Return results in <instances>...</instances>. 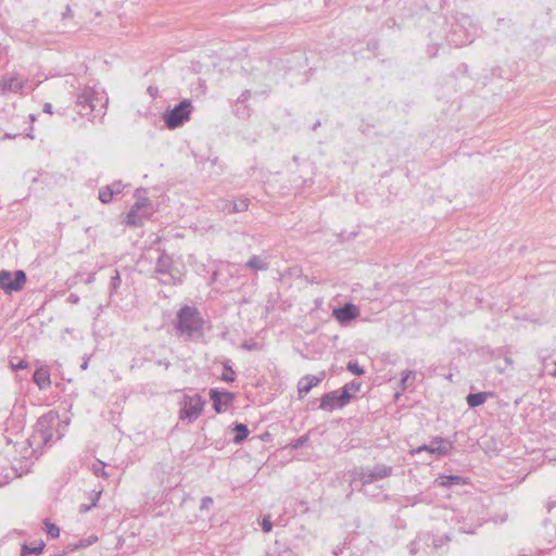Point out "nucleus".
Returning <instances> with one entry per match:
<instances>
[{
    "label": "nucleus",
    "instance_id": "20e7f679",
    "mask_svg": "<svg viewBox=\"0 0 556 556\" xmlns=\"http://www.w3.org/2000/svg\"><path fill=\"white\" fill-rule=\"evenodd\" d=\"M193 105L191 100L184 99L173 109H167L163 113V121L167 128L176 129L181 127L186 122L190 119Z\"/></svg>",
    "mask_w": 556,
    "mask_h": 556
},
{
    "label": "nucleus",
    "instance_id": "13d9d810",
    "mask_svg": "<svg viewBox=\"0 0 556 556\" xmlns=\"http://www.w3.org/2000/svg\"><path fill=\"white\" fill-rule=\"evenodd\" d=\"M135 366H137V363H134V364L130 366V368L132 369V368H135Z\"/></svg>",
    "mask_w": 556,
    "mask_h": 556
},
{
    "label": "nucleus",
    "instance_id": "6e6d98bb",
    "mask_svg": "<svg viewBox=\"0 0 556 556\" xmlns=\"http://www.w3.org/2000/svg\"><path fill=\"white\" fill-rule=\"evenodd\" d=\"M31 121H35V116L33 114L29 115Z\"/></svg>",
    "mask_w": 556,
    "mask_h": 556
},
{
    "label": "nucleus",
    "instance_id": "4d7b16f0",
    "mask_svg": "<svg viewBox=\"0 0 556 556\" xmlns=\"http://www.w3.org/2000/svg\"><path fill=\"white\" fill-rule=\"evenodd\" d=\"M27 137H29L30 139H33V135L31 134H26Z\"/></svg>",
    "mask_w": 556,
    "mask_h": 556
},
{
    "label": "nucleus",
    "instance_id": "a211bd4d",
    "mask_svg": "<svg viewBox=\"0 0 556 556\" xmlns=\"http://www.w3.org/2000/svg\"><path fill=\"white\" fill-rule=\"evenodd\" d=\"M125 223L128 226L138 227V226L142 225L143 217L139 213V210H137L134 206H131V208L129 210V212L126 215Z\"/></svg>",
    "mask_w": 556,
    "mask_h": 556
},
{
    "label": "nucleus",
    "instance_id": "1a4fd4ad",
    "mask_svg": "<svg viewBox=\"0 0 556 556\" xmlns=\"http://www.w3.org/2000/svg\"><path fill=\"white\" fill-rule=\"evenodd\" d=\"M352 399V394L348 393L346 389L341 390L340 394L337 392H328L320 399L319 407L324 410L331 412L334 407L345 406Z\"/></svg>",
    "mask_w": 556,
    "mask_h": 556
},
{
    "label": "nucleus",
    "instance_id": "4468645a",
    "mask_svg": "<svg viewBox=\"0 0 556 556\" xmlns=\"http://www.w3.org/2000/svg\"><path fill=\"white\" fill-rule=\"evenodd\" d=\"M321 379L316 376H305L298 383V392L300 397L306 395L314 387L320 383Z\"/></svg>",
    "mask_w": 556,
    "mask_h": 556
},
{
    "label": "nucleus",
    "instance_id": "c756f323",
    "mask_svg": "<svg viewBox=\"0 0 556 556\" xmlns=\"http://www.w3.org/2000/svg\"><path fill=\"white\" fill-rule=\"evenodd\" d=\"M140 192H146V190H144V189H137V190H136V197H138V200H137V202L132 205L135 208H137V210H139V211H140L141 208H143V207H146V206L150 205V201H149V199H147V198L140 199V195H139V194H140Z\"/></svg>",
    "mask_w": 556,
    "mask_h": 556
},
{
    "label": "nucleus",
    "instance_id": "f704fd0d",
    "mask_svg": "<svg viewBox=\"0 0 556 556\" xmlns=\"http://www.w3.org/2000/svg\"><path fill=\"white\" fill-rule=\"evenodd\" d=\"M108 187L112 190L114 195H117L122 193L125 186L121 180H115L111 185H108Z\"/></svg>",
    "mask_w": 556,
    "mask_h": 556
},
{
    "label": "nucleus",
    "instance_id": "b1692460",
    "mask_svg": "<svg viewBox=\"0 0 556 556\" xmlns=\"http://www.w3.org/2000/svg\"><path fill=\"white\" fill-rule=\"evenodd\" d=\"M122 283L121 275L117 269L114 270V275L111 277L110 292L111 294L116 293Z\"/></svg>",
    "mask_w": 556,
    "mask_h": 556
},
{
    "label": "nucleus",
    "instance_id": "2eb2a0df",
    "mask_svg": "<svg viewBox=\"0 0 556 556\" xmlns=\"http://www.w3.org/2000/svg\"><path fill=\"white\" fill-rule=\"evenodd\" d=\"M33 381L37 384L40 390L47 389L51 384L50 372L48 369L40 367L33 376Z\"/></svg>",
    "mask_w": 556,
    "mask_h": 556
},
{
    "label": "nucleus",
    "instance_id": "f8f14e48",
    "mask_svg": "<svg viewBox=\"0 0 556 556\" xmlns=\"http://www.w3.org/2000/svg\"><path fill=\"white\" fill-rule=\"evenodd\" d=\"M210 399L213 402V408L217 414L223 413L229 406L232 405L235 401V394L229 391L220 392L217 389L210 390Z\"/></svg>",
    "mask_w": 556,
    "mask_h": 556
},
{
    "label": "nucleus",
    "instance_id": "37998d69",
    "mask_svg": "<svg viewBox=\"0 0 556 556\" xmlns=\"http://www.w3.org/2000/svg\"><path fill=\"white\" fill-rule=\"evenodd\" d=\"M42 112L47 114H52V104L51 103H45L42 108Z\"/></svg>",
    "mask_w": 556,
    "mask_h": 556
},
{
    "label": "nucleus",
    "instance_id": "e433bc0d",
    "mask_svg": "<svg viewBox=\"0 0 556 556\" xmlns=\"http://www.w3.org/2000/svg\"><path fill=\"white\" fill-rule=\"evenodd\" d=\"M261 527H262V530L265 532V533H268L271 531L273 529V523L269 519V517H264L262 522H261Z\"/></svg>",
    "mask_w": 556,
    "mask_h": 556
},
{
    "label": "nucleus",
    "instance_id": "0eeeda50",
    "mask_svg": "<svg viewBox=\"0 0 556 556\" xmlns=\"http://www.w3.org/2000/svg\"><path fill=\"white\" fill-rule=\"evenodd\" d=\"M27 276L24 270L14 271V276L7 270L0 271V288L8 294L21 291L26 283Z\"/></svg>",
    "mask_w": 556,
    "mask_h": 556
},
{
    "label": "nucleus",
    "instance_id": "c03bdc74",
    "mask_svg": "<svg viewBox=\"0 0 556 556\" xmlns=\"http://www.w3.org/2000/svg\"><path fill=\"white\" fill-rule=\"evenodd\" d=\"M67 300H68V302H71V303H73V304H77V303L79 302V298H78V295L73 294V293H72V294H70V296H68V299H67Z\"/></svg>",
    "mask_w": 556,
    "mask_h": 556
},
{
    "label": "nucleus",
    "instance_id": "39448f33",
    "mask_svg": "<svg viewBox=\"0 0 556 556\" xmlns=\"http://www.w3.org/2000/svg\"><path fill=\"white\" fill-rule=\"evenodd\" d=\"M58 425V414L54 412H49L41 417L36 422L35 433L33 435L34 440L38 444L48 445L54 440L53 430Z\"/></svg>",
    "mask_w": 556,
    "mask_h": 556
},
{
    "label": "nucleus",
    "instance_id": "4c0bfd02",
    "mask_svg": "<svg viewBox=\"0 0 556 556\" xmlns=\"http://www.w3.org/2000/svg\"><path fill=\"white\" fill-rule=\"evenodd\" d=\"M250 90H244L237 99V103L236 104H245V102L249 100L250 98Z\"/></svg>",
    "mask_w": 556,
    "mask_h": 556
},
{
    "label": "nucleus",
    "instance_id": "423d86ee",
    "mask_svg": "<svg viewBox=\"0 0 556 556\" xmlns=\"http://www.w3.org/2000/svg\"><path fill=\"white\" fill-rule=\"evenodd\" d=\"M206 401L200 394L184 395L179 418L181 420H188V422L195 421L201 416Z\"/></svg>",
    "mask_w": 556,
    "mask_h": 556
},
{
    "label": "nucleus",
    "instance_id": "3c124183",
    "mask_svg": "<svg viewBox=\"0 0 556 556\" xmlns=\"http://www.w3.org/2000/svg\"><path fill=\"white\" fill-rule=\"evenodd\" d=\"M4 139H15V136H11V135L7 134V135L4 136Z\"/></svg>",
    "mask_w": 556,
    "mask_h": 556
},
{
    "label": "nucleus",
    "instance_id": "a18cd8bd",
    "mask_svg": "<svg viewBox=\"0 0 556 556\" xmlns=\"http://www.w3.org/2000/svg\"><path fill=\"white\" fill-rule=\"evenodd\" d=\"M156 365L164 366L167 369L170 366V362H168L166 359H160V361L156 362Z\"/></svg>",
    "mask_w": 556,
    "mask_h": 556
},
{
    "label": "nucleus",
    "instance_id": "ddd939ff",
    "mask_svg": "<svg viewBox=\"0 0 556 556\" xmlns=\"http://www.w3.org/2000/svg\"><path fill=\"white\" fill-rule=\"evenodd\" d=\"M359 315V309L353 303H346L341 307L333 309V316L341 323H349Z\"/></svg>",
    "mask_w": 556,
    "mask_h": 556
},
{
    "label": "nucleus",
    "instance_id": "a19ab883",
    "mask_svg": "<svg viewBox=\"0 0 556 556\" xmlns=\"http://www.w3.org/2000/svg\"><path fill=\"white\" fill-rule=\"evenodd\" d=\"M410 378L415 379V372L414 371H407L405 374V376H403L401 382L404 386V388H406V383H407V381H409Z\"/></svg>",
    "mask_w": 556,
    "mask_h": 556
},
{
    "label": "nucleus",
    "instance_id": "9d476101",
    "mask_svg": "<svg viewBox=\"0 0 556 556\" xmlns=\"http://www.w3.org/2000/svg\"><path fill=\"white\" fill-rule=\"evenodd\" d=\"M453 448V443L444 438L435 437L431 440L430 444H425L417 447L413 453H420L422 451H427L431 454H437L438 456H445L451 453Z\"/></svg>",
    "mask_w": 556,
    "mask_h": 556
},
{
    "label": "nucleus",
    "instance_id": "aec40b11",
    "mask_svg": "<svg viewBox=\"0 0 556 556\" xmlns=\"http://www.w3.org/2000/svg\"><path fill=\"white\" fill-rule=\"evenodd\" d=\"M46 544L43 541H39L35 545L24 544L21 549V556H27L30 554L39 555L42 553Z\"/></svg>",
    "mask_w": 556,
    "mask_h": 556
},
{
    "label": "nucleus",
    "instance_id": "58836bf2",
    "mask_svg": "<svg viewBox=\"0 0 556 556\" xmlns=\"http://www.w3.org/2000/svg\"><path fill=\"white\" fill-rule=\"evenodd\" d=\"M213 505V498L211 496H204L201 500V509H208Z\"/></svg>",
    "mask_w": 556,
    "mask_h": 556
},
{
    "label": "nucleus",
    "instance_id": "5fc2aeb1",
    "mask_svg": "<svg viewBox=\"0 0 556 556\" xmlns=\"http://www.w3.org/2000/svg\"><path fill=\"white\" fill-rule=\"evenodd\" d=\"M243 348L247 349V350H251V344H243Z\"/></svg>",
    "mask_w": 556,
    "mask_h": 556
},
{
    "label": "nucleus",
    "instance_id": "09e8293b",
    "mask_svg": "<svg viewBox=\"0 0 556 556\" xmlns=\"http://www.w3.org/2000/svg\"><path fill=\"white\" fill-rule=\"evenodd\" d=\"M549 375L554 378L556 377V361H555V369L553 371H551Z\"/></svg>",
    "mask_w": 556,
    "mask_h": 556
},
{
    "label": "nucleus",
    "instance_id": "5701e85b",
    "mask_svg": "<svg viewBox=\"0 0 556 556\" xmlns=\"http://www.w3.org/2000/svg\"><path fill=\"white\" fill-rule=\"evenodd\" d=\"M250 200L248 198L239 199L238 201H232V211L233 213L245 212L249 207Z\"/></svg>",
    "mask_w": 556,
    "mask_h": 556
},
{
    "label": "nucleus",
    "instance_id": "c9c22d12",
    "mask_svg": "<svg viewBox=\"0 0 556 556\" xmlns=\"http://www.w3.org/2000/svg\"><path fill=\"white\" fill-rule=\"evenodd\" d=\"M236 115L244 118L250 115V111L245 104H236Z\"/></svg>",
    "mask_w": 556,
    "mask_h": 556
},
{
    "label": "nucleus",
    "instance_id": "f03ea898",
    "mask_svg": "<svg viewBox=\"0 0 556 556\" xmlns=\"http://www.w3.org/2000/svg\"><path fill=\"white\" fill-rule=\"evenodd\" d=\"M103 98L99 97L91 88L84 89L78 96L75 103L76 112L88 119L103 115Z\"/></svg>",
    "mask_w": 556,
    "mask_h": 556
},
{
    "label": "nucleus",
    "instance_id": "bb28decb",
    "mask_svg": "<svg viewBox=\"0 0 556 556\" xmlns=\"http://www.w3.org/2000/svg\"><path fill=\"white\" fill-rule=\"evenodd\" d=\"M43 523L46 526V531H47L48 535H50L53 539L59 538L60 528L56 525L50 522L49 519H45Z\"/></svg>",
    "mask_w": 556,
    "mask_h": 556
},
{
    "label": "nucleus",
    "instance_id": "ea45409f",
    "mask_svg": "<svg viewBox=\"0 0 556 556\" xmlns=\"http://www.w3.org/2000/svg\"><path fill=\"white\" fill-rule=\"evenodd\" d=\"M11 367L13 370L25 369L28 367V363L23 359H21L17 364L11 362Z\"/></svg>",
    "mask_w": 556,
    "mask_h": 556
},
{
    "label": "nucleus",
    "instance_id": "6e6552de",
    "mask_svg": "<svg viewBox=\"0 0 556 556\" xmlns=\"http://www.w3.org/2000/svg\"><path fill=\"white\" fill-rule=\"evenodd\" d=\"M393 468L384 464H377L372 468H361L357 477L362 484H370L375 481L388 478L392 475Z\"/></svg>",
    "mask_w": 556,
    "mask_h": 556
},
{
    "label": "nucleus",
    "instance_id": "cd10ccee",
    "mask_svg": "<svg viewBox=\"0 0 556 556\" xmlns=\"http://www.w3.org/2000/svg\"><path fill=\"white\" fill-rule=\"evenodd\" d=\"M231 206H232V201H230V200L219 199L216 202L217 210H219L222 212H225V213H228V214H232L233 213Z\"/></svg>",
    "mask_w": 556,
    "mask_h": 556
},
{
    "label": "nucleus",
    "instance_id": "f257e3e1",
    "mask_svg": "<svg viewBox=\"0 0 556 556\" xmlns=\"http://www.w3.org/2000/svg\"><path fill=\"white\" fill-rule=\"evenodd\" d=\"M204 320L194 306L184 305L179 308L174 320V328L178 336L192 338L203 329Z\"/></svg>",
    "mask_w": 556,
    "mask_h": 556
},
{
    "label": "nucleus",
    "instance_id": "79ce46f5",
    "mask_svg": "<svg viewBox=\"0 0 556 556\" xmlns=\"http://www.w3.org/2000/svg\"><path fill=\"white\" fill-rule=\"evenodd\" d=\"M73 17V12L70 5H66L65 11L62 13V18Z\"/></svg>",
    "mask_w": 556,
    "mask_h": 556
},
{
    "label": "nucleus",
    "instance_id": "dca6fc26",
    "mask_svg": "<svg viewBox=\"0 0 556 556\" xmlns=\"http://www.w3.org/2000/svg\"><path fill=\"white\" fill-rule=\"evenodd\" d=\"M453 27H454V29H453V34H452V35H451V37H450V41H451L453 45H455V46H457V47H458V46L460 47V46H465V45H467V43L472 42V40H473V36H472V35H470V34H468V33H466L464 37L456 38L457 33H458V30H460L462 26H460V25H458V24H456V25H454Z\"/></svg>",
    "mask_w": 556,
    "mask_h": 556
},
{
    "label": "nucleus",
    "instance_id": "49530a36",
    "mask_svg": "<svg viewBox=\"0 0 556 556\" xmlns=\"http://www.w3.org/2000/svg\"><path fill=\"white\" fill-rule=\"evenodd\" d=\"M88 364H89V356L85 357L84 358V362L83 364L80 365V369L81 370H86L88 368Z\"/></svg>",
    "mask_w": 556,
    "mask_h": 556
},
{
    "label": "nucleus",
    "instance_id": "8fccbe9b",
    "mask_svg": "<svg viewBox=\"0 0 556 556\" xmlns=\"http://www.w3.org/2000/svg\"><path fill=\"white\" fill-rule=\"evenodd\" d=\"M97 541V536H92L89 539L88 544H91Z\"/></svg>",
    "mask_w": 556,
    "mask_h": 556
},
{
    "label": "nucleus",
    "instance_id": "6ab92c4d",
    "mask_svg": "<svg viewBox=\"0 0 556 556\" xmlns=\"http://www.w3.org/2000/svg\"><path fill=\"white\" fill-rule=\"evenodd\" d=\"M233 430H235L233 442L236 444L242 443L248 438V435L250 433L248 427L244 424L236 422Z\"/></svg>",
    "mask_w": 556,
    "mask_h": 556
},
{
    "label": "nucleus",
    "instance_id": "2f4dec72",
    "mask_svg": "<svg viewBox=\"0 0 556 556\" xmlns=\"http://www.w3.org/2000/svg\"><path fill=\"white\" fill-rule=\"evenodd\" d=\"M346 368L349 371H351L352 374L357 375V376H361L365 372L363 367H361L357 362H353V361H350L348 363Z\"/></svg>",
    "mask_w": 556,
    "mask_h": 556
},
{
    "label": "nucleus",
    "instance_id": "7ed1b4c3",
    "mask_svg": "<svg viewBox=\"0 0 556 556\" xmlns=\"http://www.w3.org/2000/svg\"><path fill=\"white\" fill-rule=\"evenodd\" d=\"M154 274L162 285L178 286L182 283V274L174 265L173 257L162 251L154 266Z\"/></svg>",
    "mask_w": 556,
    "mask_h": 556
},
{
    "label": "nucleus",
    "instance_id": "864d4df0",
    "mask_svg": "<svg viewBox=\"0 0 556 556\" xmlns=\"http://www.w3.org/2000/svg\"><path fill=\"white\" fill-rule=\"evenodd\" d=\"M211 163H212V165H216L217 164V157H214L213 160H211Z\"/></svg>",
    "mask_w": 556,
    "mask_h": 556
},
{
    "label": "nucleus",
    "instance_id": "412c9836",
    "mask_svg": "<svg viewBox=\"0 0 556 556\" xmlns=\"http://www.w3.org/2000/svg\"><path fill=\"white\" fill-rule=\"evenodd\" d=\"M245 266L253 270H267L268 263L257 255H253L245 264Z\"/></svg>",
    "mask_w": 556,
    "mask_h": 556
},
{
    "label": "nucleus",
    "instance_id": "de8ad7c7",
    "mask_svg": "<svg viewBox=\"0 0 556 556\" xmlns=\"http://www.w3.org/2000/svg\"><path fill=\"white\" fill-rule=\"evenodd\" d=\"M556 506V501H548L546 504L547 511H551Z\"/></svg>",
    "mask_w": 556,
    "mask_h": 556
},
{
    "label": "nucleus",
    "instance_id": "7c9ffc66",
    "mask_svg": "<svg viewBox=\"0 0 556 556\" xmlns=\"http://www.w3.org/2000/svg\"><path fill=\"white\" fill-rule=\"evenodd\" d=\"M441 484L444 486H451L454 484H459L463 478L460 476L450 475L442 478Z\"/></svg>",
    "mask_w": 556,
    "mask_h": 556
},
{
    "label": "nucleus",
    "instance_id": "4be33fe9",
    "mask_svg": "<svg viewBox=\"0 0 556 556\" xmlns=\"http://www.w3.org/2000/svg\"><path fill=\"white\" fill-rule=\"evenodd\" d=\"M223 366H224L225 371L220 376V379L225 382H233L235 381V371L232 370L230 361L224 362Z\"/></svg>",
    "mask_w": 556,
    "mask_h": 556
},
{
    "label": "nucleus",
    "instance_id": "f3484780",
    "mask_svg": "<svg viewBox=\"0 0 556 556\" xmlns=\"http://www.w3.org/2000/svg\"><path fill=\"white\" fill-rule=\"evenodd\" d=\"M492 393L489 392H477L469 393L466 397L469 407H477L482 405Z\"/></svg>",
    "mask_w": 556,
    "mask_h": 556
},
{
    "label": "nucleus",
    "instance_id": "bf43d9fd",
    "mask_svg": "<svg viewBox=\"0 0 556 556\" xmlns=\"http://www.w3.org/2000/svg\"><path fill=\"white\" fill-rule=\"evenodd\" d=\"M135 366H137V363H134V364L130 366V368L132 369V368H135Z\"/></svg>",
    "mask_w": 556,
    "mask_h": 556
},
{
    "label": "nucleus",
    "instance_id": "393cba45",
    "mask_svg": "<svg viewBox=\"0 0 556 556\" xmlns=\"http://www.w3.org/2000/svg\"><path fill=\"white\" fill-rule=\"evenodd\" d=\"M113 197L114 194L108 186L101 188L99 191V200L104 204L110 203L113 200Z\"/></svg>",
    "mask_w": 556,
    "mask_h": 556
},
{
    "label": "nucleus",
    "instance_id": "c85d7f7f",
    "mask_svg": "<svg viewBox=\"0 0 556 556\" xmlns=\"http://www.w3.org/2000/svg\"><path fill=\"white\" fill-rule=\"evenodd\" d=\"M100 496H101V491L94 493L90 504H81L79 506V513L85 514V513L89 511L92 507H94L97 505V502L99 501Z\"/></svg>",
    "mask_w": 556,
    "mask_h": 556
},
{
    "label": "nucleus",
    "instance_id": "9b49d317",
    "mask_svg": "<svg viewBox=\"0 0 556 556\" xmlns=\"http://www.w3.org/2000/svg\"><path fill=\"white\" fill-rule=\"evenodd\" d=\"M26 80L20 77L17 74L8 73L0 79V96H4L9 92H18L25 88Z\"/></svg>",
    "mask_w": 556,
    "mask_h": 556
},
{
    "label": "nucleus",
    "instance_id": "a878e982",
    "mask_svg": "<svg viewBox=\"0 0 556 556\" xmlns=\"http://www.w3.org/2000/svg\"><path fill=\"white\" fill-rule=\"evenodd\" d=\"M105 464L101 460H97L92 464V471L97 477L108 478L109 475L105 471Z\"/></svg>",
    "mask_w": 556,
    "mask_h": 556
},
{
    "label": "nucleus",
    "instance_id": "603ef678",
    "mask_svg": "<svg viewBox=\"0 0 556 556\" xmlns=\"http://www.w3.org/2000/svg\"><path fill=\"white\" fill-rule=\"evenodd\" d=\"M505 362H506L507 364H509V365H511V364H513V361H511V358H509V357H506V358H505Z\"/></svg>",
    "mask_w": 556,
    "mask_h": 556
},
{
    "label": "nucleus",
    "instance_id": "473e14b6",
    "mask_svg": "<svg viewBox=\"0 0 556 556\" xmlns=\"http://www.w3.org/2000/svg\"><path fill=\"white\" fill-rule=\"evenodd\" d=\"M307 442H308V435L305 434V435H302V437L291 441L290 446L293 450H298V448L304 446Z\"/></svg>",
    "mask_w": 556,
    "mask_h": 556
},
{
    "label": "nucleus",
    "instance_id": "72a5a7b5",
    "mask_svg": "<svg viewBox=\"0 0 556 556\" xmlns=\"http://www.w3.org/2000/svg\"><path fill=\"white\" fill-rule=\"evenodd\" d=\"M362 383L357 380H352L350 383H346L341 390L348 391V393L357 392L361 389Z\"/></svg>",
    "mask_w": 556,
    "mask_h": 556
}]
</instances>
